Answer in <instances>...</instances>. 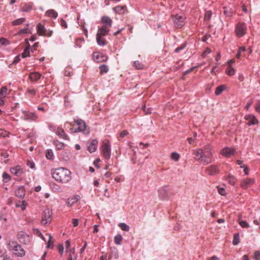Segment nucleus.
I'll return each mask as SVG.
<instances>
[{
    "label": "nucleus",
    "instance_id": "5701e85b",
    "mask_svg": "<svg viewBox=\"0 0 260 260\" xmlns=\"http://www.w3.org/2000/svg\"><path fill=\"white\" fill-rule=\"evenodd\" d=\"M221 153L225 157H230L234 154V150L230 148L225 147L222 149Z\"/></svg>",
    "mask_w": 260,
    "mask_h": 260
},
{
    "label": "nucleus",
    "instance_id": "c756f323",
    "mask_svg": "<svg viewBox=\"0 0 260 260\" xmlns=\"http://www.w3.org/2000/svg\"><path fill=\"white\" fill-rule=\"evenodd\" d=\"M27 205V204L25 201H23L22 202L17 203L16 204V207L20 208L23 211L25 210Z\"/></svg>",
    "mask_w": 260,
    "mask_h": 260
},
{
    "label": "nucleus",
    "instance_id": "5fc2aeb1",
    "mask_svg": "<svg viewBox=\"0 0 260 260\" xmlns=\"http://www.w3.org/2000/svg\"><path fill=\"white\" fill-rule=\"evenodd\" d=\"M0 44L6 46L9 44V41L5 38H1L0 39Z\"/></svg>",
    "mask_w": 260,
    "mask_h": 260
},
{
    "label": "nucleus",
    "instance_id": "052dcab7",
    "mask_svg": "<svg viewBox=\"0 0 260 260\" xmlns=\"http://www.w3.org/2000/svg\"><path fill=\"white\" fill-rule=\"evenodd\" d=\"M60 25L65 28H68V24L66 21L63 19H61L60 20Z\"/></svg>",
    "mask_w": 260,
    "mask_h": 260
},
{
    "label": "nucleus",
    "instance_id": "0eeeda50",
    "mask_svg": "<svg viewBox=\"0 0 260 260\" xmlns=\"http://www.w3.org/2000/svg\"><path fill=\"white\" fill-rule=\"evenodd\" d=\"M174 26L177 28H181L184 25L185 17L183 15L176 14L172 16Z\"/></svg>",
    "mask_w": 260,
    "mask_h": 260
},
{
    "label": "nucleus",
    "instance_id": "72a5a7b5",
    "mask_svg": "<svg viewBox=\"0 0 260 260\" xmlns=\"http://www.w3.org/2000/svg\"><path fill=\"white\" fill-rule=\"evenodd\" d=\"M118 226L123 231L128 232L129 230V226L125 223H119Z\"/></svg>",
    "mask_w": 260,
    "mask_h": 260
},
{
    "label": "nucleus",
    "instance_id": "423d86ee",
    "mask_svg": "<svg viewBox=\"0 0 260 260\" xmlns=\"http://www.w3.org/2000/svg\"><path fill=\"white\" fill-rule=\"evenodd\" d=\"M247 31V26L246 24L244 23H238L235 28V32L236 36L241 38L243 37L246 33Z\"/></svg>",
    "mask_w": 260,
    "mask_h": 260
},
{
    "label": "nucleus",
    "instance_id": "4c0bfd02",
    "mask_svg": "<svg viewBox=\"0 0 260 260\" xmlns=\"http://www.w3.org/2000/svg\"><path fill=\"white\" fill-rule=\"evenodd\" d=\"M240 242V236L239 233H236L234 235V239L233 244L234 245H238Z\"/></svg>",
    "mask_w": 260,
    "mask_h": 260
},
{
    "label": "nucleus",
    "instance_id": "338daca9",
    "mask_svg": "<svg viewBox=\"0 0 260 260\" xmlns=\"http://www.w3.org/2000/svg\"><path fill=\"white\" fill-rule=\"evenodd\" d=\"M27 165L32 169L35 168V165L33 162L28 161Z\"/></svg>",
    "mask_w": 260,
    "mask_h": 260
},
{
    "label": "nucleus",
    "instance_id": "6ab92c4d",
    "mask_svg": "<svg viewBox=\"0 0 260 260\" xmlns=\"http://www.w3.org/2000/svg\"><path fill=\"white\" fill-rule=\"evenodd\" d=\"M219 171L217 167L215 165H212L206 169V172L210 175H215Z\"/></svg>",
    "mask_w": 260,
    "mask_h": 260
},
{
    "label": "nucleus",
    "instance_id": "a18cd8bd",
    "mask_svg": "<svg viewBox=\"0 0 260 260\" xmlns=\"http://www.w3.org/2000/svg\"><path fill=\"white\" fill-rule=\"evenodd\" d=\"M212 13L211 11H207L205 12L204 19L206 21H209L211 19Z\"/></svg>",
    "mask_w": 260,
    "mask_h": 260
},
{
    "label": "nucleus",
    "instance_id": "864d4df0",
    "mask_svg": "<svg viewBox=\"0 0 260 260\" xmlns=\"http://www.w3.org/2000/svg\"><path fill=\"white\" fill-rule=\"evenodd\" d=\"M46 235L48 237V241L47 242V248H52L53 247V246H51V240L52 239V236H51V235H50L49 234H47Z\"/></svg>",
    "mask_w": 260,
    "mask_h": 260
},
{
    "label": "nucleus",
    "instance_id": "49530a36",
    "mask_svg": "<svg viewBox=\"0 0 260 260\" xmlns=\"http://www.w3.org/2000/svg\"><path fill=\"white\" fill-rule=\"evenodd\" d=\"M31 31L28 28V27H25L23 29H20L18 32V34L19 35H21L23 34H30Z\"/></svg>",
    "mask_w": 260,
    "mask_h": 260
},
{
    "label": "nucleus",
    "instance_id": "20e7f679",
    "mask_svg": "<svg viewBox=\"0 0 260 260\" xmlns=\"http://www.w3.org/2000/svg\"><path fill=\"white\" fill-rule=\"evenodd\" d=\"M74 122L77 126V128H71L70 130L73 133L82 132L85 135L89 133V129L87 128L85 122L81 119H74Z\"/></svg>",
    "mask_w": 260,
    "mask_h": 260
},
{
    "label": "nucleus",
    "instance_id": "603ef678",
    "mask_svg": "<svg viewBox=\"0 0 260 260\" xmlns=\"http://www.w3.org/2000/svg\"><path fill=\"white\" fill-rule=\"evenodd\" d=\"M32 9L31 5H25L22 8V11L25 12H28Z\"/></svg>",
    "mask_w": 260,
    "mask_h": 260
},
{
    "label": "nucleus",
    "instance_id": "c03bdc74",
    "mask_svg": "<svg viewBox=\"0 0 260 260\" xmlns=\"http://www.w3.org/2000/svg\"><path fill=\"white\" fill-rule=\"evenodd\" d=\"M235 70L232 67H228L226 70V73L230 76H232L235 74Z\"/></svg>",
    "mask_w": 260,
    "mask_h": 260
},
{
    "label": "nucleus",
    "instance_id": "bb28decb",
    "mask_svg": "<svg viewBox=\"0 0 260 260\" xmlns=\"http://www.w3.org/2000/svg\"><path fill=\"white\" fill-rule=\"evenodd\" d=\"M46 15L53 18H56L58 16V13L53 9H50L46 11Z\"/></svg>",
    "mask_w": 260,
    "mask_h": 260
},
{
    "label": "nucleus",
    "instance_id": "4d7b16f0",
    "mask_svg": "<svg viewBox=\"0 0 260 260\" xmlns=\"http://www.w3.org/2000/svg\"><path fill=\"white\" fill-rule=\"evenodd\" d=\"M103 254L101 256V260H109L111 258V256H108L107 253L103 252Z\"/></svg>",
    "mask_w": 260,
    "mask_h": 260
},
{
    "label": "nucleus",
    "instance_id": "ea45409f",
    "mask_svg": "<svg viewBox=\"0 0 260 260\" xmlns=\"http://www.w3.org/2000/svg\"><path fill=\"white\" fill-rule=\"evenodd\" d=\"M122 239V237L119 234L114 237V242L117 245H120Z\"/></svg>",
    "mask_w": 260,
    "mask_h": 260
},
{
    "label": "nucleus",
    "instance_id": "e2e57ef3",
    "mask_svg": "<svg viewBox=\"0 0 260 260\" xmlns=\"http://www.w3.org/2000/svg\"><path fill=\"white\" fill-rule=\"evenodd\" d=\"M253 103V100H251L250 101H249L247 103V104L245 106V108L247 110H248L249 108L250 107V106H251L252 104Z\"/></svg>",
    "mask_w": 260,
    "mask_h": 260
},
{
    "label": "nucleus",
    "instance_id": "58836bf2",
    "mask_svg": "<svg viewBox=\"0 0 260 260\" xmlns=\"http://www.w3.org/2000/svg\"><path fill=\"white\" fill-rule=\"evenodd\" d=\"M46 157L48 159H53L54 158V154L51 149H48L46 153Z\"/></svg>",
    "mask_w": 260,
    "mask_h": 260
},
{
    "label": "nucleus",
    "instance_id": "f8f14e48",
    "mask_svg": "<svg viewBox=\"0 0 260 260\" xmlns=\"http://www.w3.org/2000/svg\"><path fill=\"white\" fill-rule=\"evenodd\" d=\"M94 61L97 62H104L107 60L108 57L100 52H94L92 54Z\"/></svg>",
    "mask_w": 260,
    "mask_h": 260
},
{
    "label": "nucleus",
    "instance_id": "4be33fe9",
    "mask_svg": "<svg viewBox=\"0 0 260 260\" xmlns=\"http://www.w3.org/2000/svg\"><path fill=\"white\" fill-rule=\"evenodd\" d=\"M102 22L104 24L105 27H111L112 26V20L108 16H103L101 19Z\"/></svg>",
    "mask_w": 260,
    "mask_h": 260
},
{
    "label": "nucleus",
    "instance_id": "7c9ffc66",
    "mask_svg": "<svg viewBox=\"0 0 260 260\" xmlns=\"http://www.w3.org/2000/svg\"><path fill=\"white\" fill-rule=\"evenodd\" d=\"M54 144L58 150L63 149L64 147L63 143L60 142L57 140L54 141Z\"/></svg>",
    "mask_w": 260,
    "mask_h": 260
},
{
    "label": "nucleus",
    "instance_id": "b1692460",
    "mask_svg": "<svg viewBox=\"0 0 260 260\" xmlns=\"http://www.w3.org/2000/svg\"><path fill=\"white\" fill-rule=\"evenodd\" d=\"M110 29L105 27V26H102L98 29V32L96 36H106L108 35Z\"/></svg>",
    "mask_w": 260,
    "mask_h": 260
},
{
    "label": "nucleus",
    "instance_id": "ddd939ff",
    "mask_svg": "<svg viewBox=\"0 0 260 260\" xmlns=\"http://www.w3.org/2000/svg\"><path fill=\"white\" fill-rule=\"evenodd\" d=\"M254 183V180L251 178H246L241 180L240 186L243 189H247Z\"/></svg>",
    "mask_w": 260,
    "mask_h": 260
},
{
    "label": "nucleus",
    "instance_id": "9b49d317",
    "mask_svg": "<svg viewBox=\"0 0 260 260\" xmlns=\"http://www.w3.org/2000/svg\"><path fill=\"white\" fill-rule=\"evenodd\" d=\"M53 131L60 138L65 140H69V136L65 133L64 130L59 127H53Z\"/></svg>",
    "mask_w": 260,
    "mask_h": 260
},
{
    "label": "nucleus",
    "instance_id": "bf43d9fd",
    "mask_svg": "<svg viewBox=\"0 0 260 260\" xmlns=\"http://www.w3.org/2000/svg\"><path fill=\"white\" fill-rule=\"evenodd\" d=\"M185 46H186V45L185 44H183V45H182L181 46H180L179 47H177L175 50V52H176V53L179 52L180 51H181L183 49H184L185 48Z\"/></svg>",
    "mask_w": 260,
    "mask_h": 260
},
{
    "label": "nucleus",
    "instance_id": "2f4dec72",
    "mask_svg": "<svg viewBox=\"0 0 260 260\" xmlns=\"http://www.w3.org/2000/svg\"><path fill=\"white\" fill-rule=\"evenodd\" d=\"M84 42V40L83 39L78 38L76 39L74 47L76 48H81Z\"/></svg>",
    "mask_w": 260,
    "mask_h": 260
},
{
    "label": "nucleus",
    "instance_id": "412c9836",
    "mask_svg": "<svg viewBox=\"0 0 260 260\" xmlns=\"http://www.w3.org/2000/svg\"><path fill=\"white\" fill-rule=\"evenodd\" d=\"M25 194V192L23 186H19L15 191V195L18 198H23Z\"/></svg>",
    "mask_w": 260,
    "mask_h": 260
},
{
    "label": "nucleus",
    "instance_id": "09e8293b",
    "mask_svg": "<svg viewBox=\"0 0 260 260\" xmlns=\"http://www.w3.org/2000/svg\"><path fill=\"white\" fill-rule=\"evenodd\" d=\"M112 253L114 256V257L115 259H118L119 257V252L118 250L116 248H113V249H112Z\"/></svg>",
    "mask_w": 260,
    "mask_h": 260
},
{
    "label": "nucleus",
    "instance_id": "6e6d98bb",
    "mask_svg": "<svg viewBox=\"0 0 260 260\" xmlns=\"http://www.w3.org/2000/svg\"><path fill=\"white\" fill-rule=\"evenodd\" d=\"M217 188H218V192L220 195L223 196L226 194V191L225 190V189L223 187H217Z\"/></svg>",
    "mask_w": 260,
    "mask_h": 260
},
{
    "label": "nucleus",
    "instance_id": "3c124183",
    "mask_svg": "<svg viewBox=\"0 0 260 260\" xmlns=\"http://www.w3.org/2000/svg\"><path fill=\"white\" fill-rule=\"evenodd\" d=\"M101 73H107L108 71V68L106 65L103 64L100 66Z\"/></svg>",
    "mask_w": 260,
    "mask_h": 260
},
{
    "label": "nucleus",
    "instance_id": "c9c22d12",
    "mask_svg": "<svg viewBox=\"0 0 260 260\" xmlns=\"http://www.w3.org/2000/svg\"><path fill=\"white\" fill-rule=\"evenodd\" d=\"M25 21V18H18L17 19H16L12 21V24L13 25H20L23 22H24Z\"/></svg>",
    "mask_w": 260,
    "mask_h": 260
},
{
    "label": "nucleus",
    "instance_id": "c85d7f7f",
    "mask_svg": "<svg viewBox=\"0 0 260 260\" xmlns=\"http://www.w3.org/2000/svg\"><path fill=\"white\" fill-rule=\"evenodd\" d=\"M114 11L116 13L121 14L124 13V11L126 10L125 6H118L113 8Z\"/></svg>",
    "mask_w": 260,
    "mask_h": 260
},
{
    "label": "nucleus",
    "instance_id": "9d476101",
    "mask_svg": "<svg viewBox=\"0 0 260 260\" xmlns=\"http://www.w3.org/2000/svg\"><path fill=\"white\" fill-rule=\"evenodd\" d=\"M18 238L19 241L27 245L30 242V238L29 236L23 231H20L18 233Z\"/></svg>",
    "mask_w": 260,
    "mask_h": 260
},
{
    "label": "nucleus",
    "instance_id": "a878e982",
    "mask_svg": "<svg viewBox=\"0 0 260 260\" xmlns=\"http://www.w3.org/2000/svg\"><path fill=\"white\" fill-rule=\"evenodd\" d=\"M25 41L27 44H28L27 39H26ZM30 49V46L29 44H28V46L26 47V48L24 50V52L21 54L22 57L25 58L26 57L29 56Z\"/></svg>",
    "mask_w": 260,
    "mask_h": 260
},
{
    "label": "nucleus",
    "instance_id": "0e129e2a",
    "mask_svg": "<svg viewBox=\"0 0 260 260\" xmlns=\"http://www.w3.org/2000/svg\"><path fill=\"white\" fill-rule=\"evenodd\" d=\"M240 168L244 169V172L245 175H248V174H249V170H248V168L247 167H245L243 165V166H241Z\"/></svg>",
    "mask_w": 260,
    "mask_h": 260
},
{
    "label": "nucleus",
    "instance_id": "1a4fd4ad",
    "mask_svg": "<svg viewBox=\"0 0 260 260\" xmlns=\"http://www.w3.org/2000/svg\"><path fill=\"white\" fill-rule=\"evenodd\" d=\"M52 212L49 209H46L43 213L41 222L43 224L50 223L51 220Z\"/></svg>",
    "mask_w": 260,
    "mask_h": 260
},
{
    "label": "nucleus",
    "instance_id": "f257e3e1",
    "mask_svg": "<svg viewBox=\"0 0 260 260\" xmlns=\"http://www.w3.org/2000/svg\"><path fill=\"white\" fill-rule=\"evenodd\" d=\"M52 177L57 182L67 183L71 180V171L64 168H58L51 170Z\"/></svg>",
    "mask_w": 260,
    "mask_h": 260
},
{
    "label": "nucleus",
    "instance_id": "f704fd0d",
    "mask_svg": "<svg viewBox=\"0 0 260 260\" xmlns=\"http://www.w3.org/2000/svg\"><path fill=\"white\" fill-rule=\"evenodd\" d=\"M3 182L7 183L11 180V176L6 172H4L2 175Z\"/></svg>",
    "mask_w": 260,
    "mask_h": 260
},
{
    "label": "nucleus",
    "instance_id": "393cba45",
    "mask_svg": "<svg viewBox=\"0 0 260 260\" xmlns=\"http://www.w3.org/2000/svg\"><path fill=\"white\" fill-rule=\"evenodd\" d=\"M41 77V74L37 72H31L29 74V78L31 81H36Z\"/></svg>",
    "mask_w": 260,
    "mask_h": 260
},
{
    "label": "nucleus",
    "instance_id": "37998d69",
    "mask_svg": "<svg viewBox=\"0 0 260 260\" xmlns=\"http://www.w3.org/2000/svg\"><path fill=\"white\" fill-rule=\"evenodd\" d=\"M239 223L241 227L244 228H248L250 226L249 224L246 220H239Z\"/></svg>",
    "mask_w": 260,
    "mask_h": 260
},
{
    "label": "nucleus",
    "instance_id": "680f3d73",
    "mask_svg": "<svg viewBox=\"0 0 260 260\" xmlns=\"http://www.w3.org/2000/svg\"><path fill=\"white\" fill-rule=\"evenodd\" d=\"M128 134V133L126 131H122L120 134V135H119V137L121 138L125 137L126 136H127V135Z\"/></svg>",
    "mask_w": 260,
    "mask_h": 260
},
{
    "label": "nucleus",
    "instance_id": "cd10ccee",
    "mask_svg": "<svg viewBox=\"0 0 260 260\" xmlns=\"http://www.w3.org/2000/svg\"><path fill=\"white\" fill-rule=\"evenodd\" d=\"M225 179L232 185H234L237 181L236 178L231 174L228 175Z\"/></svg>",
    "mask_w": 260,
    "mask_h": 260
},
{
    "label": "nucleus",
    "instance_id": "774afa93",
    "mask_svg": "<svg viewBox=\"0 0 260 260\" xmlns=\"http://www.w3.org/2000/svg\"><path fill=\"white\" fill-rule=\"evenodd\" d=\"M79 221L78 219H73V224L74 227L77 226L78 225Z\"/></svg>",
    "mask_w": 260,
    "mask_h": 260
},
{
    "label": "nucleus",
    "instance_id": "8fccbe9b",
    "mask_svg": "<svg viewBox=\"0 0 260 260\" xmlns=\"http://www.w3.org/2000/svg\"><path fill=\"white\" fill-rule=\"evenodd\" d=\"M171 158L173 160L177 161L179 159L180 155L177 152H173L171 154Z\"/></svg>",
    "mask_w": 260,
    "mask_h": 260
},
{
    "label": "nucleus",
    "instance_id": "aec40b11",
    "mask_svg": "<svg viewBox=\"0 0 260 260\" xmlns=\"http://www.w3.org/2000/svg\"><path fill=\"white\" fill-rule=\"evenodd\" d=\"M80 200V197L79 195H75L71 198H69L66 200L67 204L71 207L74 203L77 202Z\"/></svg>",
    "mask_w": 260,
    "mask_h": 260
},
{
    "label": "nucleus",
    "instance_id": "2eb2a0df",
    "mask_svg": "<svg viewBox=\"0 0 260 260\" xmlns=\"http://www.w3.org/2000/svg\"><path fill=\"white\" fill-rule=\"evenodd\" d=\"M158 197L161 200L169 199V190L166 187L160 188L158 190Z\"/></svg>",
    "mask_w": 260,
    "mask_h": 260
},
{
    "label": "nucleus",
    "instance_id": "13d9d810",
    "mask_svg": "<svg viewBox=\"0 0 260 260\" xmlns=\"http://www.w3.org/2000/svg\"><path fill=\"white\" fill-rule=\"evenodd\" d=\"M255 111L260 114V100H258L255 106Z\"/></svg>",
    "mask_w": 260,
    "mask_h": 260
},
{
    "label": "nucleus",
    "instance_id": "a19ab883",
    "mask_svg": "<svg viewBox=\"0 0 260 260\" xmlns=\"http://www.w3.org/2000/svg\"><path fill=\"white\" fill-rule=\"evenodd\" d=\"M7 88L6 86L2 87L0 91V98H4L7 95Z\"/></svg>",
    "mask_w": 260,
    "mask_h": 260
},
{
    "label": "nucleus",
    "instance_id": "6e6552de",
    "mask_svg": "<svg viewBox=\"0 0 260 260\" xmlns=\"http://www.w3.org/2000/svg\"><path fill=\"white\" fill-rule=\"evenodd\" d=\"M37 30L39 35L48 37H51L53 33L52 30H47L45 26L41 23H39L37 26Z\"/></svg>",
    "mask_w": 260,
    "mask_h": 260
},
{
    "label": "nucleus",
    "instance_id": "dca6fc26",
    "mask_svg": "<svg viewBox=\"0 0 260 260\" xmlns=\"http://www.w3.org/2000/svg\"><path fill=\"white\" fill-rule=\"evenodd\" d=\"M10 171L12 174L17 177L20 176L23 172L22 168L20 166L11 168Z\"/></svg>",
    "mask_w": 260,
    "mask_h": 260
},
{
    "label": "nucleus",
    "instance_id": "473e14b6",
    "mask_svg": "<svg viewBox=\"0 0 260 260\" xmlns=\"http://www.w3.org/2000/svg\"><path fill=\"white\" fill-rule=\"evenodd\" d=\"M96 42L98 45L100 46H104L106 44V41L103 39L101 36H96Z\"/></svg>",
    "mask_w": 260,
    "mask_h": 260
},
{
    "label": "nucleus",
    "instance_id": "4468645a",
    "mask_svg": "<svg viewBox=\"0 0 260 260\" xmlns=\"http://www.w3.org/2000/svg\"><path fill=\"white\" fill-rule=\"evenodd\" d=\"M244 119L248 121L247 124L249 126L252 125H255L258 123V120L255 117V116L252 114H247L244 117Z\"/></svg>",
    "mask_w": 260,
    "mask_h": 260
},
{
    "label": "nucleus",
    "instance_id": "de8ad7c7",
    "mask_svg": "<svg viewBox=\"0 0 260 260\" xmlns=\"http://www.w3.org/2000/svg\"><path fill=\"white\" fill-rule=\"evenodd\" d=\"M134 66L137 69H141L143 68V64L138 61H135L134 62Z\"/></svg>",
    "mask_w": 260,
    "mask_h": 260
},
{
    "label": "nucleus",
    "instance_id": "e433bc0d",
    "mask_svg": "<svg viewBox=\"0 0 260 260\" xmlns=\"http://www.w3.org/2000/svg\"><path fill=\"white\" fill-rule=\"evenodd\" d=\"M223 9V13L226 16L230 17L233 15V12L231 9L226 7H224Z\"/></svg>",
    "mask_w": 260,
    "mask_h": 260
},
{
    "label": "nucleus",
    "instance_id": "39448f33",
    "mask_svg": "<svg viewBox=\"0 0 260 260\" xmlns=\"http://www.w3.org/2000/svg\"><path fill=\"white\" fill-rule=\"evenodd\" d=\"M102 150L104 157L106 159H109L111 156V145L108 140L103 142Z\"/></svg>",
    "mask_w": 260,
    "mask_h": 260
},
{
    "label": "nucleus",
    "instance_id": "7ed1b4c3",
    "mask_svg": "<svg viewBox=\"0 0 260 260\" xmlns=\"http://www.w3.org/2000/svg\"><path fill=\"white\" fill-rule=\"evenodd\" d=\"M7 248L17 256L23 257L25 254L24 250L22 248L21 246L16 241H9L7 244Z\"/></svg>",
    "mask_w": 260,
    "mask_h": 260
},
{
    "label": "nucleus",
    "instance_id": "f3484780",
    "mask_svg": "<svg viewBox=\"0 0 260 260\" xmlns=\"http://www.w3.org/2000/svg\"><path fill=\"white\" fill-rule=\"evenodd\" d=\"M98 144V141L97 140L94 139L92 140L90 143L87 146L88 151L90 153L95 152L97 149Z\"/></svg>",
    "mask_w": 260,
    "mask_h": 260
},
{
    "label": "nucleus",
    "instance_id": "f03ea898",
    "mask_svg": "<svg viewBox=\"0 0 260 260\" xmlns=\"http://www.w3.org/2000/svg\"><path fill=\"white\" fill-rule=\"evenodd\" d=\"M194 154L196 159L203 165H206L211 162L212 154L210 145H207L204 149L194 151Z\"/></svg>",
    "mask_w": 260,
    "mask_h": 260
},
{
    "label": "nucleus",
    "instance_id": "79ce46f5",
    "mask_svg": "<svg viewBox=\"0 0 260 260\" xmlns=\"http://www.w3.org/2000/svg\"><path fill=\"white\" fill-rule=\"evenodd\" d=\"M224 89L225 87L223 85H220L216 88L215 93L216 95H219Z\"/></svg>",
    "mask_w": 260,
    "mask_h": 260
},
{
    "label": "nucleus",
    "instance_id": "69168bd1",
    "mask_svg": "<svg viewBox=\"0 0 260 260\" xmlns=\"http://www.w3.org/2000/svg\"><path fill=\"white\" fill-rule=\"evenodd\" d=\"M20 60V55H17L15 57V58L13 61V63L14 64H16V63H18Z\"/></svg>",
    "mask_w": 260,
    "mask_h": 260
},
{
    "label": "nucleus",
    "instance_id": "a211bd4d",
    "mask_svg": "<svg viewBox=\"0 0 260 260\" xmlns=\"http://www.w3.org/2000/svg\"><path fill=\"white\" fill-rule=\"evenodd\" d=\"M23 119L25 120H34L37 118V116L34 113L23 111Z\"/></svg>",
    "mask_w": 260,
    "mask_h": 260
}]
</instances>
